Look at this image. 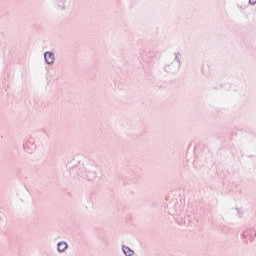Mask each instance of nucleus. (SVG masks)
Listing matches in <instances>:
<instances>
[{
	"mask_svg": "<svg viewBox=\"0 0 256 256\" xmlns=\"http://www.w3.org/2000/svg\"><path fill=\"white\" fill-rule=\"evenodd\" d=\"M44 60L47 65H53V63H55V53L49 51L45 52Z\"/></svg>",
	"mask_w": 256,
	"mask_h": 256,
	"instance_id": "obj_1",
	"label": "nucleus"
},
{
	"mask_svg": "<svg viewBox=\"0 0 256 256\" xmlns=\"http://www.w3.org/2000/svg\"><path fill=\"white\" fill-rule=\"evenodd\" d=\"M69 245L65 241H61L57 244V251L58 253H65L67 251Z\"/></svg>",
	"mask_w": 256,
	"mask_h": 256,
	"instance_id": "obj_2",
	"label": "nucleus"
},
{
	"mask_svg": "<svg viewBox=\"0 0 256 256\" xmlns=\"http://www.w3.org/2000/svg\"><path fill=\"white\" fill-rule=\"evenodd\" d=\"M122 251L125 256H133L135 255V251H133L131 248L128 246L122 245Z\"/></svg>",
	"mask_w": 256,
	"mask_h": 256,
	"instance_id": "obj_3",
	"label": "nucleus"
},
{
	"mask_svg": "<svg viewBox=\"0 0 256 256\" xmlns=\"http://www.w3.org/2000/svg\"><path fill=\"white\" fill-rule=\"evenodd\" d=\"M67 9V5H65V1H59L57 3V10L58 11H65Z\"/></svg>",
	"mask_w": 256,
	"mask_h": 256,
	"instance_id": "obj_4",
	"label": "nucleus"
},
{
	"mask_svg": "<svg viewBox=\"0 0 256 256\" xmlns=\"http://www.w3.org/2000/svg\"><path fill=\"white\" fill-rule=\"evenodd\" d=\"M181 55V53H175L174 56H175V61H177L178 63V67H181V60L179 59V56Z\"/></svg>",
	"mask_w": 256,
	"mask_h": 256,
	"instance_id": "obj_5",
	"label": "nucleus"
},
{
	"mask_svg": "<svg viewBox=\"0 0 256 256\" xmlns=\"http://www.w3.org/2000/svg\"><path fill=\"white\" fill-rule=\"evenodd\" d=\"M250 5H256V0H249Z\"/></svg>",
	"mask_w": 256,
	"mask_h": 256,
	"instance_id": "obj_6",
	"label": "nucleus"
},
{
	"mask_svg": "<svg viewBox=\"0 0 256 256\" xmlns=\"http://www.w3.org/2000/svg\"><path fill=\"white\" fill-rule=\"evenodd\" d=\"M236 211L238 212L239 217H242L243 213H241L239 209H236Z\"/></svg>",
	"mask_w": 256,
	"mask_h": 256,
	"instance_id": "obj_7",
	"label": "nucleus"
}]
</instances>
